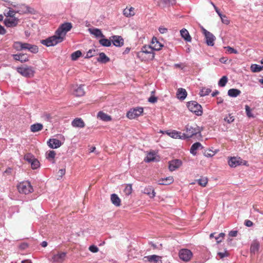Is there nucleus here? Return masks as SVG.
I'll use <instances>...</instances> for the list:
<instances>
[{
    "instance_id": "1",
    "label": "nucleus",
    "mask_w": 263,
    "mask_h": 263,
    "mask_svg": "<svg viewBox=\"0 0 263 263\" xmlns=\"http://www.w3.org/2000/svg\"><path fill=\"white\" fill-rule=\"evenodd\" d=\"M72 28L70 23L62 24L55 31V34L45 40L41 41V43L47 47L53 46L64 41L66 34Z\"/></svg>"
},
{
    "instance_id": "2",
    "label": "nucleus",
    "mask_w": 263,
    "mask_h": 263,
    "mask_svg": "<svg viewBox=\"0 0 263 263\" xmlns=\"http://www.w3.org/2000/svg\"><path fill=\"white\" fill-rule=\"evenodd\" d=\"M200 133V129L196 125L194 126L187 124L186 126L185 132L183 133L184 139H187L192 137L194 135H196Z\"/></svg>"
},
{
    "instance_id": "3",
    "label": "nucleus",
    "mask_w": 263,
    "mask_h": 263,
    "mask_svg": "<svg viewBox=\"0 0 263 263\" xmlns=\"http://www.w3.org/2000/svg\"><path fill=\"white\" fill-rule=\"evenodd\" d=\"M187 106L189 109L195 114L197 116H201L203 111L202 109V106L198 104L196 101H190L187 104Z\"/></svg>"
},
{
    "instance_id": "4",
    "label": "nucleus",
    "mask_w": 263,
    "mask_h": 263,
    "mask_svg": "<svg viewBox=\"0 0 263 263\" xmlns=\"http://www.w3.org/2000/svg\"><path fill=\"white\" fill-rule=\"evenodd\" d=\"M20 193L28 194L33 192V187L28 181L22 182L17 185Z\"/></svg>"
},
{
    "instance_id": "5",
    "label": "nucleus",
    "mask_w": 263,
    "mask_h": 263,
    "mask_svg": "<svg viewBox=\"0 0 263 263\" xmlns=\"http://www.w3.org/2000/svg\"><path fill=\"white\" fill-rule=\"evenodd\" d=\"M202 33L204 34L206 44L210 46H213L216 37L210 32L206 30L202 26L201 27Z\"/></svg>"
},
{
    "instance_id": "6",
    "label": "nucleus",
    "mask_w": 263,
    "mask_h": 263,
    "mask_svg": "<svg viewBox=\"0 0 263 263\" xmlns=\"http://www.w3.org/2000/svg\"><path fill=\"white\" fill-rule=\"evenodd\" d=\"M228 164L230 167H235L239 165H247L248 162L240 157H233L229 159Z\"/></svg>"
},
{
    "instance_id": "7",
    "label": "nucleus",
    "mask_w": 263,
    "mask_h": 263,
    "mask_svg": "<svg viewBox=\"0 0 263 263\" xmlns=\"http://www.w3.org/2000/svg\"><path fill=\"white\" fill-rule=\"evenodd\" d=\"M17 71L26 77H32L33 76L34 73L33 68L28 66L18 67L17 68Z\"/></svg>"
},
{
    "instance_id": "8",
    "label": "nucleus",
    "mask_w": 263,
    "mask_h": 263,
    "mask_svg": "<svg viewBox=\"0 0 263 263\" xmlns=\"http://www.w3.org/2000/svg\"><path fill=\"white\" fill-rule=\"evenodd\" d=\"M143 112L142 107H136L129 110L127 113V117L130 119H133L141 115Z\"/></svg>"
},
{
    "instance_id": "9",
    "label": "nucleus",
    "mask_w": 263,
    "mask_h": 263,
    "mask_svg": "<svg viewBox=\"0 0 263 263\" xmlns=\"http://www.w3.org/2000/svg\"><path fill=\"white\" fill-rule=\"evenodd\" d=\"M180 258L185 261H187L190 260L192 256V252L186 249H181L179 253Z\"/></svg>"
},
{
    "instance_id": "10",
    "label": "nucleus",
    "mask_w": 263,
    "mask_h": 263,
    "mask_svg": "<svg viewBox=\"0 0 263 263\" xmlns=\"http://www.w3.org/2000/svg\"><path fill=\"white\" fill-rule=\"evenodd\" d=\"M153 51L154 50L152 48L151 45L144 46L142 48L141 51H140V53L149 54V55L148 58L151 60H153L155 57V54Z\"/></svg>"
},
{
    "instance_id": "11",
    "label": "nucleus",
    "mask_w": 263,
    "mask_h": 263,
    "mask_svg": "<svg viewBox=\"0 0 263 263\" xmlns=\"http://www.w3.org/2000/svg\"><path fill=\"white\" fill-rule=\"evenodd\" d=\"M182 161L179 159L173 160L169 162L168 168L170 171H174L182 165Z\"/></svg>"
},
{
    "instance_id": "12",
    "label": "nucleus",
    "mask_w": 263,
    "mask_h": 263,
    "mask_svg": "<svg viewBox=\"0 0 263 263\" xmlns=\"http://www.w3.org/2000/svg\"><path fill=\"white\" fill-rule=\"evenodd\" d=\"M18 23V19L16 17L6 18L4 20V24L8 27H15Z\"/></svg>"
},
{
    "instance_id": "13",
    "label": "nucleus",
    "mask_w": 263,
    "mask_h": 263,
    "mask_svg": "<svg viewBox=\"0 0 263 263\" xmlns=\"http://www.w3.org/2000/svg\"><path fill=\"white\" fill-rule=\"evenodd\" d=\"M66 253L65 252L58 253L53 255L52 259L53 262L57 263H62L65 260Z\"/></svg>"
},
{
    "instance_id": "14",
    "label": "nucleus",
    "mask_w": 263,
    "mask_h": 263,
    "mask_svg": "<svg viewBox=\"0 0 263 263\" xmlns=\"http://www.w3.org/2000/svg\"><path fill=\"white\" fill-rule=\"evenodd\" d=\"M111 42L116 47H121L124 44V40L121 36L114 35L111 36Z\"/></svg>"
},
{
    "instance_id": "15",
    "label": "nucleus",
    "mask_w": 263,
    "mask_h": 263,
    "mask_svg": "<svg viewBox=\"0 0 263 263\" xmlns=\"http://www.w3.org/2000/svg\"><path fill=\"white\" fill-rule=\"evenodd\" d=\"M23 50H28L33 53H36L39 51V48L37 46L32 45L29 43H24Z\"/></svg>"
},
{
    "instance_id": "16",
    "label": "nucleus",
    "mask_w": 263,
    "mask_h": 263,
    "mask_svg": "<svg viewBox=\"0 0 263 263\" xmlns=\"http://www.w3.org/2000/svg\"><path fill=\"white\" fill-rule=\"evenodd\" d=\"M47 143L48 146L51 148H57L62 145V142L57 139H50Z\"/></svg>"
},
{
    "instance_id": "17",
    "label": "nucleus",
    "mask_w": 263,
    "mask_h": 263,
    "mask_svg": "<svg viewBox=\"0 0 263 263\" xmlns=\"http://www.w3.org/2000/svg\"><path fill=\"white\" fill-rule=\"evenodd\" d=\"M144 259L149 262H154L155 263H162L161 257L156 255H149L145 256ZM146 261V260H145Z\"/></svg>"
},
{
    "instance_id": "18",
    "label": "nucleus",
    "mask_w": 263,
    "mask_h": 263,
    "mask_svg": "<svg viewBox=\"0 0 263 263\" xmlns=\"http://www.w3.org/2000/svg\"><path fill=\"white\" fill-rule=\"evenodd\" d=\"M151 45L154 50H159L163 46L155 37H153L152 39Z\"/></svg>"
},
{
    "instance_id": "19",
    "label": "nucleus",
    "mask_w": 263,
    "mask_h": 263,
    "mask_svg": "<svg viewBox=\"0 0 263 263\" xmlns=\"http://www.w3.org/2000/svg\"><path fill=\"white\" fill-rule=\"evenodd\" d=\"M260 243L257 239H254L252 241L251 247L250 252L251 253L255 254L259 250Z\"/></svg>"
},
{
    "instance_id": "20",
    "label": "nucleus",
    "mask_w": 263,
    "mask_h": 263,
    "mask_svg": "<svg viewBox=\"0 0 263 263\" xmlns=\"http://www.w3.org/2000/svg\"><path fill=\"white\" fill-rule=\"evenodd\" d=\"M88 31L89 33L94 36H95L96 37H104V35L102 33L101 30L99 29L96 28H89Z\"/></svg>"
},
{
    "instance_id": "21",
    "label": "nucleus",
    "mask_w": 263,
    "mask_h": 263,
    "mask_svg": "<svg viewBox=\"0 0 263 263\" xmlns=\"http://www.w3.org/2000/svg\"><path fill=\"white\" fill-rule=\"evenodd\" d=\"M159 6L164 7L165 6L173 5L175 4V0H154Z\"/></svg>"
},
{
    "instance_id": "22",
    "label": "nucleus",
    "mask_w": 263,
    "mask_h": 263,
    "mask_svg": "<svg viewBox=\"0 0 263 263\" xmlns=\"http://www.w3.org/2000/svg\"><path fill=\"white\" fill-rule=\"evenodd\" d=\"M181 37L186 42H191L192 37L190 36L189 31L186 29H182L180 30Z\"/></svg>"
},
{
    "instance_id": "23",
    "label": "nucleus",
    "mask_w": 263,
    "mask_h": 263,
    "mask_svg": "<svg viewBox=\"0 0 263 263\" xmlns=\"http://www.w3.org/2000/svg\"><path fill=\"white\" fill-rule=\"evenodd\" d=\"M72 126L76 127L83 128L85 126V123L84 121L81 118H76L71 123Z\"/></svg>"
},
{
    "instance_id": "24",
    "label": "nucleus",
    "mask_w": 263,
    "mask_h": 263,
    "mask_svg": "<svg viewBox=\"0 0 263 263\" xmlns=\"http://www.w3.org/2000/svg\"><path fill=\"white\" fill-rule=\"evenodd\" d=\"M202 148L203 147L200 142H196L191 146L190 153L195 156L197 154V150Z\"/></svg>"
},
{
    "instance_id": "25",
    "label": "nucleus",
    "mask_w": 263,
    "mask_h": 263,
    "mask_svg": "<svg viewBox=\"0 0 263 263\" xmlns=\"http://www.w3.org/2000/svg\"><path fill=\"white\" fill-rule=\"evenodd\" d=\"M83 85H80L74 89L73 93L77 97H82L84 95L85 91Z\"/></svg>"
},
{
    "instance_id": "26",
    "label": "nucleus",
    "mask_w": 263,
    "mask_h": 263,
    "mask_svg": "<svg viewBox=\"0 0 263 263\" xmlns=\"http://www.w3.org/2000/svg\"><path fill=\"white\" fill-rule=\"evenodd\" d=\"M15 60L20 61L21 62H25L28 61V58L27 55L24 54H16L13 55Z\"/></svg>"
},
{
    "instance_id": "27",
    "label": "nucleus",
    "mask_w": 263,
    "mask_h": 263,
    "mask_svg": "<svg viewBox=\"0 0 263 263\" xmlns=\"http://www.w3.org/2000/svg\"><path fill=\"white\" fill-rule=\"evenodd\" d=\"M43 128V125L41 123H35L30 126V130L32 133L41 131Z\"/></svg>"
},
{
    "instance_id": "28",
    "label": "nucleus",
    "mask_w": 263,
    "mask_h": 263,
    "mask_svg": "<svg viewBox=\"0 0 263 263\" xmlns=\"http://www.w3.org/2000/svg\"><path fill=\"white\" fill-rule=\"evenodd\" d=\"M167 134L172 138H178L181 139H184L183 135V133L180 132H177L175 130L172 131L170 133H167Z\"/></svg>"
},
{
    "instance_id": "29",
    "label": "nucleus",
    "mask_w": 263,
    "mask_h": 263,
    "mask_svg": "<svg viewBox=\"0 0 263 263\" xmlns=\"http://www.w3.org/2000/svg\"><path fill=\"white\" fill-rule=\"evenodd\" d=\"M174 179L173 177L170 176L159 180L158 183L162 185H168L172 183Z\"/></svg>"
},
{
    "instance_id": "30",
    "label": "nucleus",
    "mask_w": 263,
    "mask_h": 263,
    "mask_svg": "<svg viewBox=\"0 0 263 263\" xmlns=\"http://www.w3.org/2000/svg\"><path fill=\"white\" fill-rule=\"evenodd\" d=\"M97 61L101 63H106L110 61L109 58L103 52L99 53V57L97 59Z\"/></svg>"
},
{
    "instance_id": "31",
    "label": "nucleus",
    "mask_w": 263,
    "mask_h": 263,
    "mask_svg": "<svg viewBox=\"0 0 263 263\" xmlns=\"http://www.w3.org/2000/svg\"><path fill=\"white\" fill-rule=\"evenodd\" d=\"M177 96L178 99L184 100L187 96V92L185 89L180 88L177 90Z\"/></svg>"
},
{
    "instance_id": "32",
    "label": "nucleus",
    "mask_w": 263,
    "mask_h": 263,
    "mask_svg": "<svg viewBox=\"0 0 263 263\" xmlns=\"http://www.w3.org/2000/svg\"><path fill=\"white\" fill-rule=\"evenodd\" d=\"M97 117L98 118H100L101 120L104 121H109L111 120V118L110 116L102 111H99L98 113Z\"/></svg>"
},
{
    "instance_id": "33",
    "label": "nucleus",
    "mask_w": 263,
    "mask_h": 263,
    "mask_svg": "<svg viewBox=\"0 0 263 263\" xmlns=\"http://www.w3.org/2000/svg\"><path fill=\"white\" fill-rule=\"evenodd\" d=\"M111 201L112 204L117 206L120 205L121 200L119 197L116 194L111 195Z\"/></svg>"
},
{
    "instance_id": "34",
    "label": "nucleus",
    "mask_w": 263,
    "mask_h": 263,
    "mask_svg": "<svg viewBox=\"0 0 263 263\" xmlns=\"http://www.w3.org/2000/svg\"><path fill=\"white\" fill-rule=\"evenodd\" d=\"M241 93L240 90L237 89L232 88L228 90V95L231 97H236Z\"/></svg>"
},
{
    "instance_id": "35",
    "label": "nucleus",
    "mask_w": 263,
    "mask_h": 263,
    "mask_svg": "<svg viewBox=\"0 0 263 263\" xmlns=\"http://www.w3.org/2000/svg\"><path fill=\"white\" fill-rule=\"evenodd\" d=\"M99 40V43L104 47H109L111 45V39L108 40L104 37Z\"/></svg>"
},
{
    "instance_id": "36",
    "label": "nucleus",
    "mask_w": 263,
    "mask_h": 263,
    "mask_svg": "<svg viewBox=\"0 0 263 263\" xmlns=\"http://www.w3.org/2000/svg\"><path fill=\"white\" fill-rule=\"evenodd\" d=\"M123 14L126 17H130L135 14L134 8L130 7L129 8H126L123 10Z\"/></svg>"
},
{
    "instance_id": "37",
    "label": "nucleus",
    "mask_w": 263,
    "mask_h": 263,
    "mask_svg": "<svg viewBox=\"0 0 263 263\" xmlns=\"http://www.w3.org/2000/svg\"><path fill=\"white\" fill-rule=\"evenodd\" d=\"M144 193L148 195L151 198H154L156 194L154 190L151 187L145 188L144 190Z\"/></svg>"
},
{
    "instance_id": "38",
    "label": "nucleus",
    "mask_w": 263,
    "mask_h": 263,
    "mask_svg": "<svg viewBox=\"0 0 263 263\" xmlns=\"http://www.w3.org/2000/svg\"><path fill=\"white\" fill-rule=\"evenodd\" d=\"M155 159V153L153 152H150L147 154V156L144 159V161L146 162H149L151 161H154Z\"/></svg>"
},
{
    "instance_id": "39",
    "label": "nucleus",
    "mask_w": 263,
    "mask_h": 263,
    "mask_svg": "<svg viewBox=\"0 0 263 263\" xmlns=\"http://www.w3.org/2000/svg\"><path fill=\"white\" fill-rule=\"evenodd\" d=\"M251 70L253 72H259L263 69V66H260L257 64H252L251 66Z\"/></svg>"
},
{
    "instance_id": "40",
    "label": "nucleus",
    "mask_w": 263,
    "mask_h": 263,
    "mask_svg": "<svg viewBox=\"0 0 263 263\" xmlns=\"http://www.w3.org/2000/svg\"><path fill=\"white\" fill-rule=\"evenodd\" d=\"M216 153L217 151H213L211 149H208L204 152L203 154L205 157H212L214 156Z\"/></svg>"
},
{
    "instance_id": "41",
    "label": "nucleus",
    "mask_w": 263,
    "mask_h": 263,
    "mask_svg": "<svg viewBox=\"0 0 263 263\" xmlns=\"http://www.w3.org/2000/svg\"><path fill=\"white\" fill-rule=\"evenodd\" d=\"M24 43L21 42H15L13 44V47L17 51L23 50Z\"/></svg>"
},
{
    "instance_id": "42",
    "label": "nucleus",
    "mask_w": 263,
    "mask_h": 263,
    "mask_svg": "<svg viewBox=\"0 0 263 263\" xmlns=\"http://www.w3.org/2000/svg\"><path fill=\"white\" fill-rule=\"evenodd\" d=\"M211 90L210 88L203 87L201 89L199 95L200 96H205L208 95L211 92Z\"/></svg>"
},
{
    "instance_id": "43",
    "label": "nucleus",
    "mask_w": 263,
    "mask_h": 263,
    "mask_svg": "<svg viewBox=\"0 0 263 263\" xmlns=\"http://www.w3.org/2000/svg\"><path fill=\"white\" fill-rule=\"evenodd\" d=\"M82 55V52L80 50H77L74 52H73L71 54V58L72 60L76 61L77 60L79 57H80Z\"/></svg>"
},
{
    "instance_id": "44",
    "label": "nucleus",
    "mask_w": 263,
    "mask_h": 263,
    "mask_svg": "<svg viewBox=\"0 0 263 263\" xmlns=\"http://www.w3.org/2000/svg\"><path fill=\"white\" fill-rule=\"evenodd\" d=\"M228 82V78L227 76H223L218 82V85L220 87H224L226 86Z\"/></svg>"
},
{
    "instance_id": "45",
    "label": "nucleus",
    "mask_w": 263,
    "mask_h": 263,
    "mask_svg": "<svg viewBox=\"0 0 263 263\" xmlns=\"http://www.w3.org/2000/svg\"><path fill=\"white\" fill-rule=\"evenodd\" d=\"M197 182L200 185L204 187L208 183V178L206 177H202L197 180Z\"/></svg>"
},
{
    "instance_id": "46",
    "label": "nucleus",
    "mask_w": 263,
    "mask_h": 263,
    "mask_svg": "<svg viewBox=\"0 0 263 263\" xmlns=\"http://www.w3.org/2000/svg\"><path fill=\"white\" fill-rule=\"evenodd\" d=\"M35 157L31 154H27L24 156V159L28 161L29 163H31L35 159Z\"/></svg>"
},
{
    "instance_id": "47",
    "label": "nucleus",
    "mask_w": 263,
    "mask_h": 263,
    "mask_svg": "<svg viewBox=\"0 0 263 263\" xmlns=\"http://www.w3.org/2000/svg\"><path fill=\"white\" fill-rule=\"evenodd\" d=\"M97 55V51L94 49H90L87 52L86 55L85 56V58H90L93 56Z\"/></svg>"
},
{
    "instance_id": "48",
    "label": "nucleus",
    "mask_w": 263,
    "mask_h": 263,
    "mask_svg": "<svg viewBox=\"0 0 263 263\" xmlns=\"http://www.w3.org/2000/svg\"><path fill=\"white\" fill-rule=\"evenodd\" d=\"M132 184H127L124 190V193L126 195H130L132 192Z\"/></svg>"
},
{
    "instance_id": "49",
    "label": "nucleus",
    "mask_w": 263,
    "mask_h": 263,
    "mask_svg": "<svg viewBox=\"0 0 263 263\" xmlns=\"http://www.w3.org/2000/svg\"><path fill=\"white\" fill-rule=\"evenodd\" d=\"M31 166L32 169L35 170L39 167L40 162L36 158L31 163Z\"/></svg>"
},
{
    "instance_id": "50",
    "label": "nucleus",
    "mask_w": 263,
    "mask_h": 263,
    "mask_svg": "<svg viewBox=\"0 0 263 263\" xmlns=\"http://www.w3.org/2000/svg\"><path fill=\"white\" fill-rule=\"evenodd\" d=\"M55 155H56V153L55 151H49L47 153L46 158L47 159H50V158L53 159L55 157Z\"/></svg>"
},
{
    "instance_id": "51",
    "label": "nucleus",
    "mask_w": 263,
    "mask_h": 263,
    "mask_svg": "<svg viewBox=\"0 0 263 263\" xmlns=\"http://www.w3.org/2000/svg\"><path fill=\"white\" fill-rule=\"evenodd\" d=\"M224 48L227 49V52L229 53H238L237 50L230 46L225 47Z\"/></svg>"
},
{
    "instance_id": "52",
    "label": "nucleus",
    "mask_w": 263,
    "mask_h": 263,
    "mask_svg": "<svg viewBox=\"0 0 263 263\" xmlns=\"http://www.w3.org/2000/svg\"><path fill=\"white\" fill-rule=\"evenodd\" d=\"M15 14V12L13 10H9V11L5 15L7 17H15L14 15Z\"/></svg>"
},
{
    "instance_id": "53",
    "label": "nucleus",
    "mask_w": 263,
    "mask_h": 263,
    "mask_svg": "<svg viewBox=\"0 0 263 263\" xmlns=\"http://www.w3.org/2000/svg\"><path fill=\"white\" fill-rule=\"evenodd\" d=\"M89 250L91 252H93V253H96V252H98L99 251L98 248L97 246H94V245L90 246L89 247Z\"/></svg>"
},
{
    "instance_id": "54",
    "label": "nucleus",
    "mask_w": 263,
    "mask_h": 263,
    "mask_svg": "<svg viewBox=\"0 0 263 263\" xmlns=\"http://www.w3.org/2000/svg\"><path fill=\"white\" fill-rule=\"evenodd\" d=\"M217 255L220 258H223L225 257H227L229 255V253L225 251L224 252H218Z\"/></svg>"
},
{
    "instance_id": "55",
    "label": "nucleus",
    "mask_w": 263,
    "mask_h": 263,
    "mask_svg": "<svg viewBox=\"0 0 263 263\" xmlns=\"http://www.w3.org/2000/svg\"><path fill=\"white\" fill-rule=\"evenodd\" d=\"M221 18V21L223 23L225 24H228L229 23V21L228 20L227 17L226 15H223L221 14V16H219Z\"/></svg>"
},
{
    "instance_id": "56",
    "label": "nucleus",
    "mask_w": 263,
    "mask_h": 263,
    "mask_svg": "<svg viewBox=\"0 0 263 263\" xmlns=\"http://www.w3.org/2000/svg\"><path fill=\"white\" fill-rule=\"evenodd\" d=\"M245 109H246V114L248 117H253L251 113V109L248 105L245 106Z\"/></svg>"
},
{
    "instance_id": "57",
    "label": "nucleus",
    "mask_w": 263,
    "mask_h": 263,
    "mask_svg": "<svg viewBox=\"0 0 263 263\" xmlns=\"http://www.w3.org/2000/svg\"><path fill=\"white\" fill-rule=\"evenodd\" d=\"M224 120L227 121L228 123H231L234 121V117L231 116L230 115L229 117L224 118Z\"/></svg>"
},
{
    "instance_id": "58",
    "label": "nucleus",
    "mask_w": 263,
    "mask_h": 263,
    "mask_svg": "<svg viewBox=\"0 0 263 263\" xmlns=\"http://www.w3.org/2000/svg\"><path fill=\"white\" fill-rule=\"evenodd\" d=\"M157 98L154 96H151L148 99V101L152 103H156L157 102Z\"/></svg>"
},
{
    "instance_id": "59",
    "label": "nucleus",
    "mask_w": 263,
    "mask_h": 263,
    "mask_svg": "<svg viewBox=\"0 0 263 263\" xmlns=\"http://www.w3.org/2000/svg\"><path fill=\"white\" fill-rule=\"evenodd\" d=\"M245 224L248 227H250L253 225V223L250 220H246L245 221Z\"/></svg>"
},
{
    "instance_id": "60",
    "label": "nucleus",
    "mask_w": 263,
    "mask_h": 263,
    "mask_svg": "<svg viewBox=\"0 0 263 263\" xmlns=\"http://www.w3.org/2000/svg\"><path fill=\"white\" fill-rule=\"evenodd\" d=\"M237 231H231L229 232V235L231 237H236L237 235Z\"/></svg>"
},
{
    "instance_id": "61",
    "label": "nucleus",
    "mask_w": 263,
    "mask_h": 263,
    "mask_svg": "<svg viewBox=\"0 0 263 263\" xmlns=\"http://www.w3.org/2000/svg\"><path fill=\"white\" fill-rule=\"evenodd\" d=\"M65 174V169H61L59 170L58 172V174L60 177L62 178L63 176H64Z\"/></svg>"
},
{
    "instance_id": "62",
    "label": "nucleus",
    "mask_w": 263,
    "mask_h": 263,
    "mask_svg": "<svg viewBox=\"0 0 263 263\" xmlns=\"http://www.w3.org/2000/svg\"><path fill=\"white\" fill-rule=\"evenodd\" d=\"M211 4L214 7L216 12L217 13L218 15L221 16L222 14L220 13V12L219 10L218 9V8L214 5V4L213 3L211 2Z\"/></svg>"
},
{
    "instance_id": "63",
    "label": "nucleus",
    "mask_w": 263,
    "mask_h": 263,
    "mask_svg": "<svg viewBox=\"0 0 263 263\" xmlns=\"http://www.w3.org/2000/svg\"><path fill=\"white\" fill-rule=\"evenodd\" d=\"M159 31L161 33H165L167 32V29L164 27H160L159 28Z\"/></svg>"
},
{
    "instance_id": "64",
    "label": "nucleus",
    "mask_w": 263,
    "mask_h": 263,
    "mask_svg": "<svg viewBox=\"0 0 263 263\" xmlns=\"http://www.w3.org/2000/svg\"><path fill=\"white\" fill-rule=\"evenodd\" d=\"M6 33V30L3 26L0 25V34H4Z\"/></svg>"
}]
</instances>
